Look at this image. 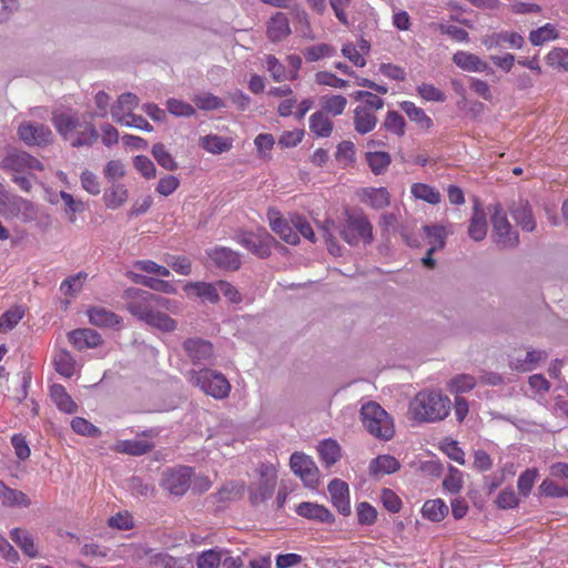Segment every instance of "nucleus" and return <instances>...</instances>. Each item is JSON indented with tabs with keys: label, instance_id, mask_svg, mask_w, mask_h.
Listing matches in <instances>:
<instances>
[{
	"label": "nucleus",
	"instance_id": "obj_1",
	"mask_svg": "<svg viewBox=\"0 0 568 568\" xmlns=\"http://www.w3.org/2000/svg\"><path fill=\"white\" fill-rule=\"evenodd\" d=\"M123 298L128 312L139 321L164 333L176 329V321L160 311L174 312L176 302L135 287L125 290Z\"/></svg>",
	"mask_w": 568,
	"mask_h": 568
},
{
	"label": "nucleus",
	"instance_id": "obj_2",
	"mask_svg": "<svg viewBox=\"0 0 568 568\" xmlns=\"http://www.w3.org/2000/svg\"><path fill=\"white\" fill-rule=\"evenodd\" d=\"M52 123L62 139L73 148L92 146L99 139L94 123L75 113L54 112Z\"/></svg>",
	"mask_w": 568,
	"mask_h": 568
},
{
	"label": "nucleus",
	"instance_id": "obj_3",
	"mask_svg": "<svg viewBox=\"0 0 568 568\" xmlns=\"http://www.w3.org/2000/svg\"><path fill=\"white\" fill-rule=\"evenodd\" d=\"M450 404V399L439 392L423 390L409 403V414L418 423H435L449 415Z\"/></svg>",
	"mask_w": 568,
	"mask_h": 568
},
{
	"label": "nucleus",
	"instance_id": "obj_4",
	"mask_svg": "<svg viewBox=\"0 0 568 568\" xmlns=\"http://www.w3.org/2000/svg\"><path fill=\"white\" fill-rule=\"evenodd\" d=\"M361 420L364 428L377 439L387 442L395 435L392 416L376 402H368L362 406Z\"/></svg>",
	"mask_w": 568,
	"mask_h": 568
},
{
	"label": "nucleus",
	"instance_id": "obj_5",
	"mask_svg": "<svg viewBox=\"0 0 568 568\" xmlns=\"http://www.w3.org/2000/svg\"><path fill=\"white\" fill-rule=\"evenodd\" d=\"M187 378L192 385L200 387L206 395L216 399L226 398L231 390V384L226 377L210 368L190 371Z\"/></svg>",
	"mask_w": 568,
	"mask_h": 568
},
{
	"label": "nucleus",
	"instance_id": "obj_6",
	"mask_svg": "<svg viewBox=\"0 0 568 568\" xmlns=\"http://www.w3.org/2000/svg\"><path fill=\"white\" fill-rule=\"evenodd\" d=\"M339 233L342 239L352 246L361 242L369 244L373 241V225L362 212H346Z\"/></svg>",
	"mask_w": 568,
	"mask_h": 568
},
{
	"label": "nucleus",
	"instance_id": "obj_7",
	"mask_svg": "<svg viewBox=\"0 0 568 568\" xmlns=\"http://www.w3.org/2000/svg\"><path fill=\"white\" fill-rule=\"evenodd\" d=\"M491 225L494 242L500 248L516 247L519 244V235L513 229L500 204L493 206Z\"/></svg>",
	"mask_w": 568,
	"mask_h": 568
},
{
	"label": "nucleus",
	"instance_id": "obj_8",
	"mask_svg": "<svg viewBox=\"0 0 568 568\" xmlns=\"http://www.w3.org/2000/svg\"><path fill=\"white\" fill-rule=\"evenodd\" d=\"M193 475V468L189 466L169 468L163 471L160 485L171 495L181 497L189 490Z\"/></svg>",
	"mask_w": 568,
	"mask_h": 568
},
{
	"label": "nucleus",
	"instance_id": "obj_9",
	"mask_svg": "<svg viewBox=\"0 0 568 568\" xmlns=\"http://www.w3.org/2000/svg\"><path fill=\"white\" fill-rule=\"evenodd\" d=\"M260 475V483L250 487V499L254 505L271 498L277 481V471L272 464H262Z\"/></svg>",
	"mask_w": 568,
	"mask_h": 568
},
{
	"label": "nucleus",
	"instance_id": "obj_10",
	"mask_svg": "<svg viewBox=\"0 0 568 568\" xmlns=\"http://www.w3.org/2000/svg\"><path fill=\"white\" fill-rule=\"evenodd\" d=\"M292 471L301 478L308 488H315L318 484V468L314 460L304 453L295 452L290 458Z\"/></svg>",
	"mask_w": 568,
	"mask_h": 568
},
{
	"label": "nucleus",
	"instance_id": "obj_11",
	"mask_svg": "<svg viewBox=\"0 0 568 568\" xmlns=\"http://www.w3.org/2000/svg\"><path fill=\"white\" fill-rule=\"evenodd\" d=\"M274 239L266 232L245 233L240 239V244L254 255L265 258L271 255V244Z\"/></svg>",
	"mask_w": 568,
	"mask_h": 568
},
{
	"label": "nucleus",
	"instance_id": "obj_12",
	"mask_svg": "<svg viewBox=\"0 0 568 568\" xmlns=\"http://www.w3.org/2000/svg\"><path fill=\"white\" fill-rule=\"evenodd\" d=\"M2 166L17 173L43 170V165L38 159L23 151L9 153L2 160Z\"/></svg>",
	"mask_w": 568,
	"mask_h": 568
},
{
	"label": "nucleus",
	"instance_id": "obj_13",
	"mask_svg": "<svg viewBox=\"0 0 568 568\" xmlns=\"http://www.w3.org/2000/svg\"><path fill=\"white\" fill-rule=\"evenodd\" d=\"M267 219L270 226L283 241L291 245H295L300 242V235L295 231L294 225L292 226L275 209H268Z\"/></svg>",
	"mask_w": 568,
	"mask_h": 568
},
{
	"label": "nucleus",
	"instance_id": "obj_14",
	"mask_svg": "<svg viewBox=\"0 0 568 568\" xmlns=\"http://www.w3.org/2000/svg\"><path fill=\"white\" fill-rule=\"evenodd\" d=\"M139 560L145 559L146 565L152 568H181L179 559L163 551H155L149 547H140L135 551Z\"/></svg>",
	"mask_w": 568,
	"mask_h": 568
},
{
	"label": "nucleus",
	"instance_id": "obj_15",
	"mask_svg": "<svg viewBox=\"0 0 568 568\" xmlns=\"http://www.w3.org/2000/svg\"><path fill=\"white\" fill-rule=\"evenodd\" d=\"M20 139L28 145L47 144L52 139L51 130L43 124H33L24 122L18 130Z\"/></svg>",
	"mask_w": 568,
	"mask_h": 568
},
{
	"label": "nucleus",
	"instance_id": "obj_16",
	"mask_svg": "<svg viewBox=\"0 0 568 568\" xmlns=\"http://www.w3.org/2000/svg\"><path fill=\"white\" fill-rule=\"evenodd\" d=\"M327 489L331 495V501L337 511L344 516L349 515L351 503L348 485L345 481L335 478L328 484Z\"/></svg>",
	"mask_w": 568,
	"mask_h": 568
},
{
	"label": "nucleus",
	"instance_id": "obj_17",
	"mask_svg": "<svg viewBox=\"0 0 568 568\" xmlns=\"http://www.w3.org/2000/svg\"><path fill=\"white\" fill-rule=\"evenodd\" d=\"M206 254L210 260L220 268L236 271L241 266L240 255L229 247L216 246L207 250Z\"/></svg>",
	"mask_w": 568,
	"mask_h": 568
},
{
	"label": "nucleus",
	"instance_id": "obj_18",
	"mask_svg": "<svg viewBox=\"0 0 568 568\" xmlns=\"http://www.w3.org/2000/svg\"><path fill=\"white\" fill-rule=\"evenodd\" d=\"M295 511L298 516L310 520L325 524H333L335 521L334 515L320 504L303 501L296 506Z\"/></svg>",
	"mask_w": 568,
	"mask_h": 568
},
{
	"label": "nucleus",
	"instance_id": "obj_19",
	"mask_svg": "<svg viewBox=\"0 0 568 568\" xmlns=\"http://www.w3.org/2000/svg\"><path fill=\"white\" fill-rule=\"evenodd\" d=\"M362 203L374 210H382L389 205L390 194L386 187H364L358 191Z\"/></svg>",
	"mask_w": 568,
	"mask_h": 568
},
{
	"label": "nucleus",
	"instance_id": "obj_20",
	"mask_svg": "<svg viewBox=\"0 0 568 568\" xmlns=\"http://www.w3.org/2000/svg\"><path fill=\"white\" fill-rule=\"evenodd\" d=\"M183 348L194 364L209 361L213 356V345L202 338H189Z\"/></svg>",
	"mask_w": 568,
	"mask_h": 568
},
{
	"label": "nucleus",
	"instance_id": "obj_21",
	"mask_svg": "<svg viewBox=\"0 0 568 568\" xmlns=\"http://www.w3.org/2000/svg\"><path fill=\"white\" fill-rule=\"evenodd\" d=\"M69 342L78 349L94 348L102 344L101 335L91 328H79L69 333Z\"/></svg>",
	"mask_w": 568,
	"mask_h": 568
},
{
	"label": "nucleus",
	"instance_id": "obj_22",
	"mask_svg": "<svg viewBox=\"0 0 568 568\" xmlns=\"http://www.w3.org/2000/svg\"><path fill=\"white\" fill-rule=\"evenodd\" d=\"M139 104V98L133 93H123L111 108L112 119L119 124L129 118Z\"/></svg>",
	"mask_w": 568,
	"mask_h": 568
},
{
	"label": "nucleus",
	"instance_id": "obj_23",
	"mask_svg": "<svg viewBox=\"0 0 568 568\" xmlns=\"http://www.w3.org/2000/svg\"><path fill=\"white\" fill-rule=\"evenodd\" d=\"M184 291L187 295H194L215 304L220 301L219 287L215 284L206 282H191L184 285Z\"/></svg>",
	"mask_w": 568,
	"mask_h": 568
},
{
	"label": "nucleus",
	"instance_id": "obj_24",
	"mask_svg": "<svg viewBox=\"0 0 568 568\" xmlns=\"http://www.w3.org/2000/svg\"><path fill=\"white\" fill-rule=\"evenodd\" d=\"M484 43L488 48H499L507 44L509 48L520 49L525 43V39L518 32L501 31L488 36Z\"/></svg>",
	"mask_w": 568,
	"mask_h": 568
},
{
	"label": "nucleus",
	"instance_id": "obj_25",
	"mask_svg": "<svg viewBox=\"0 0 568 568\" xmlns=\"http://www.w3.org/2000/svg\"><path fill=\"white\" fill-rule=\"evenodd\" d=\"M453 61L458 68L467 72H485L489 68L488 63L478 55L462 50L453 55Z\"/></svg>",
	"mask_w": 568,
	"mask_h": 568
},
{
	"label": "nucleus",
	"instance_id": "obj_26",
	"mask_svg": "<svg viewBox=\"0 0 568 568\" xmlns=\"http://www.w3.org/2000/svg\"><path fill=\"white\" fill-rule=\"evenodd\" d=\"M267 37L273 42L285 39L291 33L288 19L285 13H275L267 23Z\"/></svg>",
	"mask_w": 568,
	"mask_h": 568
},
{
	"label": "nucleus",
	"instance_id": "obj_27",
	"mask_svg": "<svg viewBox=\"0 0 568 568\" xmlns=\"http://www.w3.org/2000/svg\"><path fill=\"white\" fill-rule=\"evenodd\" d=\"M400 468V463L392 455H378L369 463V474L372 476L389 475L396 473Z\"/></svg>",
	"mask_w": 568,
	"mask_h": 568
},
{
	"label": "nucleus",
	"instance_id": "obj_28",
	"mask_svg": "<svg viewBox=\"0 0 568 568\" xmlns=\"http://www.w3.org/2000/svg\"><path fill=\"white\" fill-rule=\"evenodd\" d=\"M448 506L440 498L426 500L420 509L423 518L432 523L443 521L448 515Z\"/></svg>",
	"mask_w": 568,
	"mask_h": 568
},
{
	"label": "nucleus",
	"instance_id": "obj_29",
	"mask_svg": "<svg viewBox=\"0 0 568 568\" xmlns=\"http://www.w3.org/2000/svg\"><path fill=\"white\" fill-rule=\"evenodd\" d=\"M104 205L110 210L121 207L129 199V190L122 183H112L103 193Z\"/></svg>",
	"mask_w": 568,
	"mask_h": 568
},
{
	"label": "nucleus",
	"instance_id": "obj_30",
	"mask_svg": "<svg viewBox=\"0 0 568 568\" xmlns=\"http://www.w3.org/2000/svg\"><path fill=\"white\" fill-rule=\"evenodd\" d=\"M547 358L545 351H528L524 359L519 357H511L509 366L511 369L518 372H530L537 367V365Z\"/></svg>",
	"mask_w": 568,
	"mask_h": 568
},
{
	"label": "nucleus",
	"instance_id": "obj_31",
	"mask_svg": "<svg viewBox=\"0 0 568 568\" xmlns=\"http://www.w3.org/2000/svg\"><path fill=\"white\" fill-rule=\"evenodd\" d=\"M399 106L408 116V119L416 123L422 130L428 131L433 128V120L422 108L417 106L414 102L403 101L399 103Z\"/></svg>",
	"mask_w": 568,
	"mask_h": 568
},
{
	"label": "nucleus",
	"instance_id": "obj_32",
	"mask_svg": "<svg viewBox=\"0 0 568 568\" xmlns=\"http://www.w3.org/2000/svg\"><path fill=\"white\" fill-rule=\"evenodd\" d=\"M152 449V443L139 439L118 440L113 446L114 452L131 456H141L151 452Z\"/></svg>",
	"mask_w": 568,
	"mask_h": 568
},
{
	"label": "nucleus",
	"instance_id": "obj_33",
	"mask_svg": "<svg viewBox=\"0 0 568 568\" xmlns=\"http://www.w3.org/2000/svg\"><path fill=\"white\" fill-rule=\"evenodd\" d=\"M317 453L321 462L326 467L333 466L342 457V449L339 444L332 438L322 440L317 446Z\"/></svg>",
	"mask_w": 568,
	"mask_h": 568
},
{
	"label": "nucleus",
	"instance_id": "obj_34",
	"mask_svg": "<svg viewBox=\"0 0 568 568\" xmlns=\"http://www.w3.org/2000/svg\"><path fill=\"white\" fill-rule=\"evenodd\" d=\"M510 213L516 224L520 226L523 231L532 232L536 229V221L531 207L527 202H519Z\"/></svg>",
	"mask_w": 568,
	"mask_h": 568
},
{
	"label": "nucleus",
	"instance_id": "obj_35",
	"mask_svg": "<svg viewBox=\"0 0 568 568\" xmlns=\"http://www.w3.org/2000/svg\"><path fill=\"white\" fill-rule=\"evenodd\" d=\"M50 396L61 412L73 414L78 410V405L61 384H53L50 387Z\"/></svg>",
	"mask_w": 568,
	"mask_h": 568
},
{
	"label": "nucleus",
	"instance_id": "obj_36",
	"mask_svg": "<svg viewBox=\"0 0 568 568\" xmlns=\"http://www.w3.org/2000/svg\"><path fill=\"white\" fill-rule=\"evenodd\" d=\"M334 130V123L327 114L316 111L310 116V131L316 138H328Z\"/></svg>",
	"mask_w": 568,
	"mask_h": 568
},
{
	"label": "nucleus",
	"instance_id": "obj_37",
	"mask_svg": "<svg viewBox=\"0 0 568 568\" xmlns=\"http://www.w3.org/2000/svg\"><path fill=\"white\" fill-rule=\"evenodd\" d=\"M354 129L364 135L372 132L377 124L376 113L366 111L364 108H355L353 118Z\"/></svg>",
	"mask_w": 568,
	"mask_h": 568
},
{
	"label": "nucleus",
	"instance_id": "obj_38",
	"mask_svg": "<svg viewBox=\"0 0 568 568\" xmlns=\"http://www.w3.org/2000/svg\"><path fill=\"white\" fill-rule=\"evenodd\" d=\"M200 144L209 153L221 154L232 149L233 140L216 134H207L201 138Z\"/></svg>",
	"mask_w": 568,
	"mask_h": 568
},
{
	"label": "nucleus",
	"instance_id": "obj_39",
	"mask_svg": "<svg viewBox=\"0 0 568 568\" xmlns=\"http://www.w3.org/2000/svg\"><path fill=\"white\" fill-rule=\"evenodd\" d=\"M88 316L90 323L95 326L114 327L121 323L119 315L103 307H92L88 310Z\"/></svg>",
	"mask_w": 568,
	"mask_h": 568
},
{
	"label": "nucleus",
	"instance_id": "obj_40",
	"mask_svg": "<svg viewBox=\"0 0 568 568\" xmlns=\"http://www.w3.org/2000/svg\"><path fill=\"white\" fill-rule=\"evenodd\" d=\"M321 110L327 115L337 116L344 113L347 99L341 94H325L320 99Z\"/></svg>",
	"mask_w": 568,
	"mask_h": 568
},
{
	"label": "nucleus",
	"instance_id": "obj_41",
	"mask_svg": "<svg viewBox=\"0 0 568 568\" xmlns=\"http://www.w3.org/2000/svg\"><path fill=\"white\" fill-rule=\"evenodd\" d=\"M365 160L375 175L384 174L392 163V156L385 151L367 152Z\"/></svg>",
	"mask_w": 568,
	"mask_h": 568
},
{
	"label": "nucleus",
	"instance_id": "obj_42",
	"mask_svg": "<svg viewBox=\"0 0 568 568\" xmlns=\"http://www.w3.org/2000/svg\"><path fill=\"white\" fill-rule=\"evenodd\" d=\"M410 193L415 199L432 205H437L442 201L440 192L426 183H414L410 186Z\"/></svg>",
	"mask_w": 568,
	"mask_h": 568
},
{
	"label": "nucleus",
	"instance_id": "obj_43",
	"mask_svg": "<svg viewBox=\"0 0 568 568\" xmlns=\"http://www.w3.org/2000/svg\"><path fill=\"white\" fill-rule=\"evenodd\" d=\"M423 230L426 235L427 244L429 245V253H435L437 250H442L445 246L447 233L444 226L426 225Z\"/></svg>",
	"mask_w": 568,
	"mask_h": 568
},
{
	"label": "nucleus",
	"instance_id": "obj_44",
	"mask_svg": "<svg viewBox=\"0 0 568 568\" xmlns=\"http://www.w3.org/2000/svg\"><path fill=\"white\" fill-rule=\"evenodd\" d=\"M55 371L63 377L70 378L75 372V359L70 352L65 349L59 351L53 359Z\"/></svg>",
	"mask_w": 568,
	"mask_h": 568
},
{
	"label": "nucleus",
	"instance_id": "obj_45",
	"mask_svg": "<svg viewBox=\"0 0 568 568\" xmlns=\"http://www.w3.org/2000/svg\"><path fill=\"white\" fill-rule=\"evenodd\" d=\"M487 234V222L485 214L475 209L468 226V235L476 242L483 241Z\"/></svg>",
	"mask_w": 568,
	"mask_h": 568
},
{
	"label": "nucleus",
	"instance_id": "obj_46",
	"mask_svg": "<svg viewBox=\"0 0 568 568\" xmlns=\"http://www.w3.org/2000/svg\"><path fill=\"white\" fill-rule=\"evenodd\" d=\"M131 278L135 283L142 284L145 287L156 291V292H161V293H165V294H175L176 293V287L174 286L173 283H171L169 281L146 277V276L138 275V274H133Z\"/></svg>",
	"mask_w": 568,
	"mask_h": 568
},
{
	"label": "nucleus",
	"instance_id": "obj_47",
	"mask_svg": "<svg viewBox=\"0 0 568 568\" xmlns=\"http://www.w3.org/2000/svg\"><path fill=\"white\" fill-rule=\"evenodd\" d=\"M10 537L29 557L33 558L38 555L37 547L28 531L20 528H13L10 531Z\"/></svg>",
	"mask_w": 568,
	"mask_h": 568
},
{
	"label": "nucleus",
	"instance_id": "obj_48",
	"mask_svg": "<svg viewBox=\"0 0 568 568\" xmlns=\"http://www.w3.org/2000/svg\"><path fill=\"white\" fill-rule=\"evenodd\" d=\"M0 496H2V504L6 506L29 507L31 504L23 491L9 488L6 485H3V489H0Z\"/></svg>",
	"mask_w": 568,
	"mask_h": 568
},
{
	"label": "nucleus",
	"instance_id": "obj_49",
	"mask_svg": "<svg viewBox=\"0 0 568 568\" xmlns=\"http://www.w3.org/2000/svg\"><path fill=\"white\" fill-rule=\"evenodd\" d=\"M152 155L158 164L168 171H175L179 165L173 155L165 149L163 143H155L152 146Z\"/></svg>",
	"mask_w": 568,
	"mask_h": 568
},
{
	"label": "nucleus",
	"instance_id": "obj_50",
	"mask_svg": "<svg viewBox=\"0 0 568 568\" xmlns=\"http://www.w3.org/2000/svg\"><path fill=\"white\" fill-rule=\"evenodd\" d=\"M558 38L557 29L551 23H546L545 26L532 30L529 33V41L532 45H542L545 42L550 40H555Z\"/></svg>",
	"mask_w": 568,
	"mask_h": 568
},
{
	"label": "nucleus",
	"instance_id": "obj_51",
	"mask_svg": "<svg viewBox=\"0 0 568 568\" xmlns=\"http://www.w3.org/2000/svg\"><path fill=\"white\" fill-rule=\"evenodd\" d=\"M335 227V223L332 220H326L322 224L320 229L321 236L323 237L325 244L327 245V250L333 255H341V246L338 245L333 230Z\"/></svg>",
	"mask_w": 568,
	"mask_h": 568
},
{
	"label": "nucleus",
	"instance_id": "obj_52",
	"mask_svg": "<svg viewBox=\"0 0 568 568\" xmlns=\"http://www.w3.org/2000/svg\"><path fill=\"white\" fill-rule=\"evenodd\" d=\"M383 126L386 131L397 136H403L405 134L406 122L398 112L388 111L386 113Z\"/></svg>",
	"mask_w": 568,
	"mask_h": 568
},
{
	"label": "nucleus",
	"instance_id": "obj_53",
	"mask_svg": "<svg viewBox=\"0 0 568 568\" xmlns=\"http://www.w3.org/2000/svg\"><path fill=\"white\" fill-rule=\"evenodd\" d=\"M546 62L549 67L568 71V49L554 48L547 53Z\"/></svg>",
	"mask_w": 568,
	"mask_h": 568
},
{
	"label": "nucleus",
	"instance_id": "obj_54",
	"mask_svg": "<svg viewBox=\"0 0 568 568\" xmlns=\"http://www.w3.org/2000/svg\"><path fill=\"white\" fill-rule=\"evenodd\" d=\"M87 277V273L79 272L74 276L64 280L60 285V291L64 295L74 296L82 290L83 283L85 282Z\"/></svg>",
	"mask_w": 568,
	"mask_h": 568
},
{
	"label": "nucleus",
	"instance_id": "obj_55",
	"mask_svg": "<svg viewBox=\"0 0 568 568\" xmlns=\"http://www.w3.org/2000/svg\"><path fill=\"white\" fill-rule=\"evenodd\" d=\"M476 386V381L471 375L460 374L454 377L448 384V390L453 394L466 393Z\"/></svg>",
	"mask_w": 568,
	"mask_h": 568
},
{
	"label": "nucleus",
	"instance_id": "obj_56",
	"mask_svg": "<svg viewBox=\"0 0 568 568\" xmlns=\"http://www.w3.org/2000/svg\"><path fill=\"white\" fill-rule=\"evenodd\" d=\"M463 473L456 467L450 466L443 480V487L450 494H458L463 488Z\"/></svg>",
	"mask_w": 568,
	"mask_h": 568
},
{
	"label": "nucleus",
	"instance_id": "obj_57",
	"mask_svg": "<svg viewBox=\"0 0 568 568\" xmlns=\"http://www.w3.org/2000/svg\"><path fill=\"white\" fill-rule=\"evenodd\" d=\"M23 311L20 307H12L0 317V333H7L18 325L23 317Z\"/></svg>",
	"mask_w": 568,
	"mask_h": 568
},
{
	"label": "nucleus",
	"instance_id": "obj_58",
	"mask_svg": "<svg viewBox=\"0 0 568 568\" xmlns=\"http://www.w3.org/2000/svg\"><path fill=\"white\" fill-rule=\"evenodd\" d=\"M538 475L536 468H528L520 474L517 480V488L521 496L527 497L530 494Z\"/></svg>",
	"mask_w": 568,
	"mask_h": 568
},
{
	"label": "nucleus",
	"instance_id": "obj_59",
	"mask_svg": "<svg viewBox=\"0 0 568 568\" xmlns=\"http://www.w3.org/2000/svg\"><path fill=\"white\" fill-rule=\"evenodd\" d=\"M265 62H266L267 70L271 73L274 81L283 82L285 80H290L288 71L286 70L284 64L280 62V60L276 57L268 54L265 58Z\"/></svg>",
	"mask_w": 568,
	"mask_h": 568
},
{
	"label": "nucleus",
	"instance_id": "obj_60",
	"mask_svg": "<svg viewBox=\"0 0 568 568\" xmlns=\"http://www.w3.org/2000/svg\"><path fill=\"white\" fill-rule=\"evenodd\" d=\"M335 52L334 48L326 43H320L306 48L303 51L304 58L308 62H315L323 58L331 57Z\"/></svg>",
	"mask_w": 568,
	"mask_h": 568
},
{
	"label": "nucleus",
	"instance_id": "obj_61",
	"mask_svg": "<svg viewBox=\"0 0 568 568\" xmlns=\"http://www.w3.org/2000/svg\"><path fill=\"white\" fill-rule=\"evenodd\" d=\"M193 102L199 109L205 111L217 110L225 106L223 100L212 93L195 95Z\"/></svg>",
	"mask_w": 568,
	"mask_h": 568
},
{
	"label": "nucleus",
	"instance_id": "obj_62",
	"mask_svg": "<svg viewBox=\"0 0 568 568\" xmlns=\"http://www.w3.org/2000/svg\"><path fill=\"white\" fill-rule=\"evenodd\" d=\"M357 520L361 525H373L377 520V510L369 503H359L356 507Z\"/></svg>",
	"mask_w": 568,
	"mask_h": 568
},
{
	"label": "nucleus",
	"instance_id": "obj_63",
	"mask_svg": "<svg viewBox=\"0 0 568 568\" xmlns=\"http://www.w3.org/2000/svg\"><path fill=\"white\" fill-rule=\"evenodd\" d=\"M539 491L541 495L546 497H568V486L566 485H558L554 480L545 479L540 486Z\"/></svg>",
	"mask_w": 568,
	"mask_h": 568
},
{
	"label": "nucleus",
	"instance_id": "obj_64",
	"mask_svg": "<svg viewBox=\"0 0 568 568\" xmlns=\"http://www.w3.org/2000/svg\"><path fill=\"white\" fill-rule=\"evenodd\" d=\"M222 561L221 552L214 549L203 551L196 561L197 568H219Z\"/></svg>",
	"mask_w": 568,
	"mask_h": 568
}]
</instances>
